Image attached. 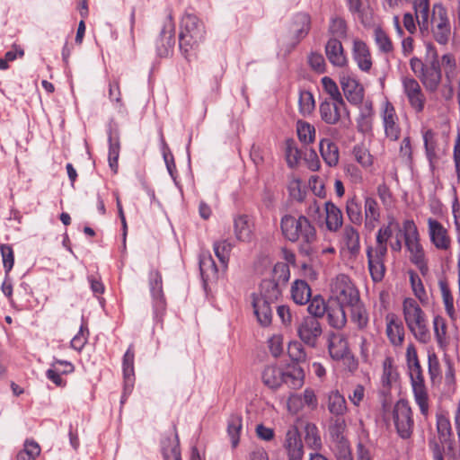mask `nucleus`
Masks as SVG:
<instances>
[{
    "label": "nucleus",
    "mask_w": 460,
    "mask_h": 460,
    "mask_svg": "<svg viewBox=\"0 0 460 460\" xmlns=\"http://www.w3.org/2000/svg\"><path fill=\"white\" fill-rule=\"evenodd\" d=\"M296 333L304 344L315 348L323 334L322 324L315 317H304L296 325Z\"/></svg>",
    "instance_id": "9d476101"
},
{
    "label": "nucleus",
    "mask_w": 460,
    "mask_h": 460,
    "mask_svg": "<svg viewBox=\"0 0 460 460\" xmlns=\"http://www.w3.org/2000/svg\"><path fill=\"white\" fill-rule=\"evenodd\" d=\"M253 221L246 216L242 215L234 218V234L238 240L249 242L252 237Z\"/></svg>",
    "instance_id": "c85d7f7f"
},
{
    "label": "nucleus",
    "mask_w": 460,
    "mask_h": 460,
    "mask_svg": "<svg viewBox=\"0 0 460 460\" xmlns=\"http://www.w3.org/2000/svg\"><path fill=\"white\" fill-rule=\"evenodd\" d=\"M341 247L350 255H357L360 249L359 234L352 226H345L341 232Z\"/></svg>",
    "instance_id": "393cba45"
},
{
    "label": "nucleus",
    "mask_w": 460,
    "mask_h": 460,
    "mask_svg": "<svg viewBox=\"0 0 460 460\" xmlns=\"http://www.w3.org/2000/svg\"><path fill=\"white\" fill-rule=\"evenodd\" d=\"M199 270L203 279L208 280L217 277V269L209 253H202L199 257Z\"/></svg>",
    "instance_id": "ea45409f"
},
{
    "label": "nucleus",
    "mask_w": 460,
    "mask_h": 460,
    "mask_svg": "<svg viewBox=\"0 0 460 460\" xmlns=\"http://www.w3.org/2000/svg\"><path fill=\"white\" fill-rule=\"evenodd\" d=\"M394 421L399 436L403 438H409L411 436L414 421L412 411L405 400H400L394 408Z\"/></svg>",
    "instance_id": "1a4fd4ad"
},
{
    "label": "nucleus",
    "mask_w": 460,
    "mask_h": 460,
    "mask_svg": "<svg viewBox=\"0 0 460 460\" xmlns=\"http://www.w3.org/2000/svg\"><path fill=\"white\" fill-rule=\"evenodd\" d=\"M326 226L330 231H337L342 225V215L334 203H324Z\"/></svg>",
    "instance_id": "c9c22d12"
},
{
    "label": "nucleus",
    "mask_w": 460,
    "mask_h": 460,
    "mask_svg": "<svg viewBox=\"0 0 460 460\" xmlns=\"http://www.w3.org/2000/svg\"><path fill=\"white\" fill-rule=\"evenodd\" d=\"M311 18L307 13H296L292 22L291 31L297 41L303 40L309 32Z\"/></svg>",
    "instance_id": "2f4dec72"
},
{
    "label": "nucleus",
    "mask_w": 460,
    "mask_h": 460,
    "mask_svg": "<svg viewBox=\"0 0 460 460\" xmlns=\"http://www.w3.org/2000/svg\"><path fill=\"white\" fill-rule=\"evenodd\" d=\"M299 109L303 114H309L314 108V99L313 94L308 91H301L299 93Z\"/></svg>",
    "instance_id": "0e129e2a"
},
{
    "label": "nucleus",
    "mask_w": 460,
    "mask_h": 460,
    "mask_svg": "<svg viewBox=\"0 0 460 460\" xmlns=\"http://www.w3.org/2000/svg\"><path fill=\"white\" fill-rule=\"evenodd\" d=\"M408 368L415 402L419 406L421 414L426 416L429 412V398L421 367L420 365H416Z\"/></svg>",
    "instance_id": "6e6552de"
},
{
    "label": "nucleus",
    "mask_w": 460,
    "mask_h": 460,
    "mask_svg": "<svg viewBox=\"0 0 460 460\" xmlns=\"http://www.w3.org/2000/svg\"><path fill=\"white\" fill-rule=\"evenodd\" d=\"M385 334L394 347L402 346L405 330L402 322L394 313H389L385 316Z\"/></svg>",
    "instance_id": "a211bd4d"
},
{
    "label": "nucleus",
    "mask_w": 460,
    "mask_h": 460,
    "mask_svg": "<svg viewBox=\"0 0 460 460\" xmlns=\"http://www.w3.org/2000/svg\"><path fill=\"white\" fill-rule=\"evenodd\" d=\"M403 319L408 330L421 343L430 340L428 320L425 313L413 298H405L402 303Z\"/></svg>",
    "instance_id": "7ed1b4c3"
},
{
    "label": "nucleus",
    "mask_w": 460,
    "mask_h": 460,
    "mask_svg": "<svg viewBox=\"0 0 460 460\" xmlns=\"http://www.w3.org/2000/svg\"><path fill=\"white\" fill-rule=\"evenodd\" d=\"M320 116L323 121L329 125H335L342 120L349 112L344 101L323 100L319 106Z\"/></svg>",
    "instance_id": "f8f14e48"
},
{
    "label": "nucleus",
    "mask_w": 460,
    "mask_h": 460,
    "mask_svg": "<svg viewBox=\"0 0 460 460\" xmlns=\"http://www.w3.org/2000/svg\"><path fill=\"white\" fill-rule=\"evenodd\" d=\"M159 140H160L161 153H162L164 161L165 163L167 171H168L169 174L171 175V177L172 179H175L174 174L176 172V165L174 163L173 155L164 139L162 130H160V132H159Z\"/></svg>",
    "instance_id": "a19ab883"
},
{
    "label": "nucleus",
    "mask_w": 460,
    "mask_h": 460,
    "mask_svg": "<svg viewBox=\"0 0 460 460\" xmlns=\"http://www.w3.org/2000/svg\"><path fill=\"white\" fill-rule=\"evenodd\" d=\"M386 253L387 252L384 251L383 248L369 247L367 250L368 269L371 278L375 282L381 281L385 277V258Z\"/></svg>",
    "instance_id": "f3484780"
},
{
    "label": "nucleus",
    "mask_w": 460,
    "mask_h": 460,
    "mask_svg": "<svg viewBox=\"0 0 460 460\" xmlns=\"http://www.w3.org/2000/svg\"><path fill=\"white\" fill-rule=\"evenodd\" d=\"M412 5L421 35L431 33L438 44L447 45L451 36V23L446 6L435 3L430 13L429 0H413Z\"/></svg>",
    "instance_id": "f257e3e1"
},
{
    "label": "nucleus",
    "mask_w": 460,
    "mask_h": 460,
    "mask_svg": "<svg viewBox=\"0 0 460 460\" xmlns=\"http://www.w3.org/2000/svg\"><path fill=\"white\" fill-rule=\"evenodd\" d=\"M321 81L323 91L329 95V98L324 100L340 101V102L344 101L337 84L331 77L324 76Z\"/></svg>",
    "instance_id": "603ef678"
},
{
    "label": "nucleus",
    "mask_w": 460,
    "mask_h": 460,
    "mask_svg": "<svg viewBox=\"0 0 460 460\" xmlns=\"http://www.w3.org/2000/svg\"><path fill=\"white\" fill-rule=\"evenodd\" d=\"M0 252L5 273L8 274L14 264V254L12 247L8 244H1Z\"/></svg>",
    "instance_id": "338daca9"
},
{
    "label": "nucleus",
    "mask_w": 460,
    "mask_h": 460,
    "mask_svg": "<svg viewBox=\"0 0 460 460\" xmlns=\"http://www.w3.org/2000/svg\"><path fill=\"white\" fill-rule=\"evenodd\" d=\"M429 235L431 243L437 249L447 250L450 247L451 240L447 229L436 219H428Z\"/></svg>",
    "instance_id": "4be33fe9"
},
{
    "label": "nucleus",
    "mask_w": 460,
    "mask_h": 460,
    "mask_svg": "<svg viewBox=\"0 0 460 460\" xmlns=\"http://www.w3.org/2000/svg\"><path fill=\"white\" fill-rule=\"evenodd\" d=\"M329 353L332 358L340 360L349 353L347 339L341 333H332L329 337Z\"/></svg>",
    "instance_id": "bb28decb"
},
{
    "label": "nucleus",
    "mask_w": 460,
    "mask_h": 460,
    "mask_svg": "<svg viewBox=\"0 0 460 460\" xmlns=\"http://www.w3.org/2000/svg\"><path fill=\"white\" fill-rule=\"evenodd\" d=\"M162 451L164 460H181L177 434H172L162 441Z\"/></svg>",
    "instance_id": "f704fd0d"
},
{
    "label": "nucleus",
    "mask_w": 460,
    "mask_h": 460,
    "mask_svg": "<svg viewBox=\"0 0 460 460\" xmlns=\"http://www.w3.org/2000/svg\"><path fill=\"white\" fill-rule=\"evenodd\" d=\"M374 40L376 48L381 53L390 54L393 52V42L388 34L380 27L374 30Z\"/></svg>",
    "instance_id": "79ce46f5"
},
{
    "label": "nucleus",
    "mask_w": 460,
    "mask_h": 460,
    "mask_svg": "<svg viewBox=\"0 0 460 460\" xmlns=\"http://www.w3.org/2000/svg\"><path fill=\"white\" fill-rule=\"evenodd\" d=\"M328 410L335 416H341L347 411V403L344 396L338 391H332L328 394Z\"/></svg>",
    "instance_id": "4c0bfd02"
},
{
    "label": "nucleus",
    "mask_w": 460,
    "mask_h": 460,
    "mask_svg": "<svg viewBox=\"0 0 460 460\" xmlns=\"http://www.w3.org/2000/svg\"><path fill=\"white\" fill-rule=\"evenodd\" d=\"M213 248L217 258L223 269L226 270L229 262L232 244L226 240L217 241L214 243Z\"/></svg>",
    "instance_id": "37998d69"
},
{
    "label": "nucleus",
    "mask_w": 460,
    "mask_h": 460,
    "mask_svg": "<svg viewBox=\"0 0 460 460\" xmlns=\"http://www.w3.org/2000/svg\"><path fill=\"white\" fill-rule=\"evenodd\" d=\"M350 307V317L351 321L357 325V327L360 330L365 329L369 321L368 313L361 303L360 298L353 305H349Z\"/></svg>",
    "instance_id": "e433bc0d"
},
{
    "label": "nucleus",
    "mask_w": 460,
    "mask_h": 460,
    "mask_svg": "<svg viewBox=\"0 0 460 460\" xmlns=\"http://www.w3.org/2000/svg\"><path fill=\"white\" fill-rule=\"evenodd\" d=\"M309 302L310 304L307 310L311 314L310 316L315 317L316 319L323 316L328 309V305H326L324 300L321 296H317L312 298Z\"/></svg>",
    "instance_id": "e2e57ef3"
},
{
    "label": "nucleus",
    "mask_w": 460,
    "mask_h": 460,
    "mask_svg": "<svg viewBox=\"0 0 460 460\" xmlns=\"http://www.w3.org/2000/svg\"><path fill=\"white\" fill-rule=\"evenodd\" d=\"M381 117L386 137L393 141L397 140L401 134L399 119L394 105L390 102L385 101L383 103Z\"/></svg>",
    "instance_id": "2eb2a0df"
},
{
    "label": "nucleus",
    "mask_w": 460,
    "mask_h": 460,
    "mask_svg": "<svg viewBox=\"0 0 460 460\" xmlns=\"http://www.w3.org/2000/svg\"><path fill=\"white\" fill-rule=\"evenodd\" d=\"M285 447L289 460H301L304 455L303 445L296 428L291 427L286 433ZM309 460H329L320 454H310Z\"/></svg>",
    "instance_id": "ddd939ff"
},
{
    "label": "nucleus",
    "mask_w": 460,
    "mask_h": 460,
    "mask_svg": "<svg viewBox=\"0 0 460 460\" xmlns=\"http://www.w3.org/2000/svg\"><path fill=\"white\" fill-rule=\"evenodd\" d=\"M442 78L440 63L437 58H433L425 68L423 74L420 77L422 84L427 91L434 93L438 90Z\"/></svg>",
    "instance_id": "412c9836"
},
{
    "label": "nucleus",
    "mask_w": 460,
    "mask_h": 460,
    "mask_svg": "<svg viewBox=\"0 0 460 460\" xmlns=\"http://www.w3.org/2000/svg\"><path fill=\"white\" fill-rule=\"evenodd\" d=\"M320 153L329 166H336L339 162V148L336 144L329 139H323L320 142Z\"/></svg>",
    "instance_id": "72a5a7b5"
},
{
    "label": "nucleus",
    "mask_w": 460,
    "mask_h": 460,
    "mask_svg": "<svg viewBox=\"0 0 460 460\" xmlns=\"http://www.w3.org/2000/svg\"><path fill=\"white\" fill-rule=\"evenodd\" d=\"M403 230L405 245L410 252V260L422 274H425L428 270L427 261L423 248L419 241V234L414 222L411 220L404 221Z\"/></svg>",
    "instance_id": "423d86ee"
},
{
    "label": "nucleus",
    "mask_w": 460,
    "mask_h": 460,
    "mask_svg": "<svg viewBox=\"0 0 460 460\" xmlns=\"http://www.w3.org/2000/svg\"><path fill=\"white\" fill-rule=\"evenodd\" d=\"M175 44V25L172 16L168 15L164 22L163 28L160 32V38L157 41L156 51L159 57L164 58L169 56L172 51Z\"/></svg>",
    "instance_id": "4468645a"
},
{
    "label": "nucleus",
    "mask_w": 460,
    "mask_h": 460,
    "mask_svg": "<svg viewBox=\"0 0 460 460\" xmlns=\"http://www.w3.org/2000/svg\"><path fill=\"white\" fill-rule=\"evenodd\" d=\"M290 278L289 267L285 262H278L272 270L271 280L278 282V284L285 285Z\"/></svg>",
    "instance_id": "864d4df0"
},
{
    "label": "nucleus",
    "mask_w": 460,
    "mask_h": 460,
    "mask_svg": "<svg viewBox=\"0 0 460 460\" xmlns=\"http://www.w3.org/2000/svg\"><path fill=\"white\" fill-rule=\"evenodd\" d=\"M281 295V285L271 279H263L260 285V290L253 298H261L263 300L276 302Z\"/></svg>",
    "instance_id": "c756f323"
},
{
    "label": "nucleus",
    "mask_w": 460,
    "mask_h": 460,
    "mask_svg": "<svg viewBox=\"0 0 460 460\" xmlns=\"http://www.w3.org/2000/svg\"><path fill=\"white\" fill-rule=\"evenodd\" d=\"M88 329L85 325L80 326L79 332L71 340L70 345L74 349L80 351L83 349L88 340Z\"/></svg>",
    "instance_id": "774afa93"
},
{
    "label": "nucleus",
    "mask_w": 460,
    "mask_h": 460,
    "mask_svg": "<svg viewBox=\"0 0 460 460\" xmlns=\"http://www.w3.org/2000/svg\"><path fill=\"white\" fill-rule=\"evenodd\" d=\"M109 98L115 103V108L119 112L125 111L124 103L121 100V93L119 89V84L118 80H114L109 84Z\"/></svg>",
    "instance_id": "680f3d73"
},
{
    "label": "nucleus",
    "mask_w": 460,
    "mask_h": 460,
    "mask_svg": "<svg viewBox=\"0 0 460 460\" xmlns=\"http://www.w3.org/2000/svg\"><path fill=\"white\" fill-rule=\"evenodd\" d=\"M402 86L410 106L416 113L424 111L426 97L421 90L419 82L411 76L402 77Z\"/></svg>",
    "instance_id": "9b49d317"
},
{
    "label": "nucleus",
    "mask_w": 460,
    "mask_h": 460,
    "mask_svg": "<svg viewBox=\"0 0 460 460\" xmlns=\"http://www.w3.org/2000/svg\"><path fill=\"white\" fill-rule=\"evenodd\" d=\"M275 302L253 298L252 306L259 323L261 326H269L272 321V305Z\"/></svg>",
    "instance_id": "cd10ccee"
},
{
    "label": "nucleus",
    "mask_w": 460,
    "mask_h": 460,
    "mask_svg": "<svg viewBox=\"0 0 460 460\" xmlns=\"http://www.w3.org/2000/svg\"><path fill=\"white\" fill-rule=\"evenodd\" d=\"M119 140L117 136H113L111 129L109 131V155L108 161L111 169L117 172L118 160L119 155Z\"/></svg>",
    "instance_id": "c03bdc74"
},
{
    "label": "nucleus",
    "mask_w": 460,
    "mask_h": 460,
    "mask_svg": "<svg viewBox=\"0 0 460 460\" xmlns=\"http://www.w3.org/2000/svg\"><path fill=\"white\" fill-rule=\"evenodd\" d=\"M304 439L305 444L316 450L321 447L322 440L317 427L313 423H306L304 427Z\"/></svg>",
    "instance_id": "a18cd8bd"
},
{
    "label": "nucleus",
    "mask_w": 460,
    "mask_h": 460,
    "mask_svg": "<svg viewBox=\"0 0 460 460\" xmlns=\"http://www.w3.org/2000/svg\"><path fill=\"white\" fill-rule=\"evenodd\" d=\"M346 424L344 420L336 419L333 423L330 426V434L332 438L341 444L342 456L340 460H352L350 457V452L349 448L348 441L344 438V431Z\"/></svg>",
    "instance_id": "a878e982"
},
{
    "label": "nucleus",
    "mask_w": 460,
    "mask_h": 460,
    "mask_svg": "<svg viewBox=\"0 0 460 460\" xmlns=\"http://www.w3.org/2000/svg\"><path fill=\"white\" fill-rule=\"evenodd\" d=\"M261 378L263 384L270 389H278L283 384L291 389H298L304 384V372L297 367L285 371L280 367L270 365L262 371Z\"/></svg>",
    "instance_id": "39448f33"
},
{
    "label": "nucleus",
    "mask_w": 460,
    "mask_h": 460,
    "mask_svg": "<svg viewBox=\"0 0 460 460\" xmlns=\"http://www.w3.org/2000/svg\"><path fill=\"white\" fill-rule=\"evenodd\" d=\"M331 297L341 305H353L359 298V292L345 274H340L332 279L330 283Z\"/></svg>",
    "instance_id": "0eeeda50"
},
{
    "label": "nucleus",
    "mask_w": 460,
    "mask_h": 460,
    "mask_svg": "<svg viewBox=\"0 0 460 460\" xmlns=\"http://www.w3.org/2000/svg\"><path fill=\"white\" fill-rule=\"evenodd\" d=\"M311 295V288L305 280L297 279L292 284L291 296L296 304H307L310 301Z\"/></svg>",
    "instance_id": "473e14b6"
},
{
    "label": "nucleus",
    "mask_w": 460,
    "mask_h": 460,
    "mask_svg": "<svg viewBox=\"0 0 460 460\" xmlns=\"http://www.w3.org/2000/svg\"><path fill=\"white\" fill-rule=\"evenodd\" d=\"M288 353L293 361L305 362L307 359V354L303 344L297 341L289 342Z\"/></svg>",
    "instance_id": "4d7b16f0"
},
{
    "label": "nucleus",
    "mask_w": 460,
    "mask_h": 460,
    "mask_svg": "<svg viewBox=\"0 0 460 460\" xmlns=\"http://www.w3.org/2000/svg\"><path fill=\"white\" fill-rule=\"evenodd\" d=\"M434 332L438 344L442 348L446 346L447 324L443 317L437 315L433 319Z\"/></svg>",
    "instance_id": "bf43d9fd"
},
{
    "label": "nucleus",
    "mask_w": 460,
    "mask_h": 460,
    "mask_svg": "<svg viewBox=\"0 0 460 460\" xmlns=\"http://www.w3.org/2000/svg\"><path fill=\"white\" fill-rule=\"evenodd\" d=\"M149 289L153 299L154 312L155 317H158L166 307L163 291V279L158 270H151L149 273Z\"/></svg>",
    "instance_id": "dca6fc26"
},
{
    "label": "nucleus",
    "mask_w": 460,
    "mask_h": 460,
    "mask_svg": "<svg viewBox=\"0 0 460 460\" xmlns=\"http://www.w3.org/2000/svg\"><path fill=\"white\" fill-rule=\"evenodd\" d=\"M40 454L39 444L33 440H26L23 449L17 454V460H37Z\"/></svg>",
    "instance_id": "09e8293b"
},
{
    "label": "nucleus",
    "mask_w": 460,
    "mask_h": 460,
    "mask_svg": "<svg viewBox=\"0 0 460 460\" xmlns=\"http://www.w3.org/2000/svg\"><path fill=\"white\" fill-rule=\"evenodd\" d=\"M341 84L344 95L349 102L351 104H359L364 97L363 88L358 82L350 76H342Z\"/></svg>",
    "instance_id": "b1692460"
},
{
    "label": "nucleus",
    "mask_w": 460,
    "mask_h": 460,
    "mask_svg": "<svg viewBox=\"0 0 460 460\" xmlns=\"http://www.w3.org/2000/svg\"><path fill=\"white\" fill-rule=\"evenodd\" d=\"M443 66L447 80L451 83L456 75V60L452 53H446L441 57L440 66Z\"/></svg>",
    "instance_id": "3c124183"
},
{
    "label": "nucleus",
    "mask_w": 460,
    "mask_h": 460,
    "mask_svg": "<svg viewBox=\"0 0 460 460\" xmlns=\"http://www.w3.org/2000/svg\"><path fill=\"white\" fill-rule=\"evenodd\" d=\"M325 55L329 62L335 67L342 68L348 65V58L342 43L336 38H330L325 45Z\"/></svg>",
    "instance_id": "aec40b11"
},
{
    "label": "nucleus",
    "mask_w": 460,
    "mask_h": 460,
    "mask_svg": "<svg viewBox=\"0 0 460 460\" xmlns=\"http://www.w3.org/2000/svg\"><path fill=\"white\" fill-rule=\"evenodd\" d=\"M437 430L438 438L442 444H447L451 441L453 432L450 420L444 415L437 416Z\"/></svg>",
    "instance_id": "49530a36"
},
{
    "label": "nucleus",
    "mask_w": 460,
    "mask_h": 460,
    "mask_svg": "<svg viewBox=\"0 0 460 460\" xmlns=\"http://www.w3.org/2000/svg\"><path fill=\"white\" fill-rule=\"evenodd\" d=\"M346 305L340 303L331 304L326 311L329 324L335 329H342L347 323L344 310Z\"/></svg>",
    "instance_id": "7c9ffc66"
},
{
    "label": "nucleus",
    "mask_w": 460,
    "mask_h": 460,
    "mask_svg": "<svg viewBox=\"0 0 460 460\" xmlns=\"http://www.w3.org/2000/svg\"><path fill=\"white\" fill-rule=\"evenodd\" d=\"M280 227L286 239L292 243L300 242L299 252L302 254L311 256L315 252L314 244L316 241V230L307 217L285 215L281 218Z\"/></svg>",
    "instance_id": "f03ea898"
},
{
    "label": "nucleus",
    "mask_w": 460,
    "mask_h": 460,
    "mask_svg": "<svg viewBox=\"0 0 460 460\" xmlns=\"http://www.w3.org/2000/svg\"><path fill=\"white\" fill-rule=\"evenodd\" d=\"M438 288L447 314L451 319H455L456 311L454 306V297L449 288L447 280L445 278L439 279Z\"/></svg>",
    "instance_id": "58836bf2"
},
{
    "label": "nucleus",
    "mask_w": 460,
    "mask_h": 460,
    "mask_svg": "<svg viewBox=\"0 0 460 460\" xmlns=\"http://www.w3.org/2000/svg\"><path fill=\"white\" fill-rule=\"evenodd\" d=\"M242 429V418L232 415L228 420L227 433L231 438L232 447H235L239 443V435Z\"/></svg>",
    "instance_id": "8fccbe9b"
},
{
    "label": "nucleus",
    "mask_w": 460,
    "mask_h": 460,
    "mask_svg": "<svg viewBox=\"0 0 460 460\" xmlns=\"http://www.w3.org/2000/svg\"><path fill=\"white\" fill-rule=\"evenodd\" d=\"M297 136L301 142L305 144L312 143L315 137V128L307 122L297 123Z\"/></svg>",
    "instance_id": "5fc2aeb1"
},
{
    "label": "nucleus",
    "mask_w": 460,
    "mask_h": 460,
    "mask_svg": "<svg viewBox=\"0 0 460 460\" xmlns=\"http://www.w3.org/2000/svg\"><path fill=\"white\" fill-rule=\"evenodd\" d=\"M397 377L398 375L392 365V361L389 358H386L383 363V375L381 378L383 385L390 387L394 382H396Z\"/></svg>",
    "instance_id": "6e6d98bb"
},
{
    "label": "nucleus",
    "mask_w": 460,
    "mask_h": 460,
    "mask_svg": "<svg viewBox=\"0 0 460 460\" xmlns=\"http://www.w3.org/2000/svg\"><path fill=\"white\" fill-rule=\"evenodd\" d=\"M123 376H124V394L121 398V403L124 402L128 394H130L134 383V350L129 346L123 357L122 361Z\"/></svg>",
    "instance_id": "5701e85b"
},
{
    "label": "nucleus",
    "mask_w": 460,
    "mask_h": 460,
    "mask_svg": "<svg viewBox=\"0 0 460 460\" xmlns=\"http://www.w3.org/2000/svg\"><path fill=\"white\" fill-rule=\"evenodd\" d=\"M204 38L205 28L203 22L196 15L185 13L181 21L179 47L186 59H189L190 50L198 47Z\"/></svg>",
    "instance_id": "20e7f679"
},
{
    "label": "nucleus",
    "mask_w": 460,
    "mask_h": 460,
    "mask_svg": "<svg viewBox=\"0 0 460 460\" xmlns=\"http://www.w3.org/2000/svg\"><path fill=\"white\" fill-rule=\"evenodd\" d=\"M348 27L345 20L339 16H333L330 20L328 32L331 38H336L341 40L347 37Z\"/></svg>",
    "instance_id": "de8ad7c7"
},
{
    "label": "nucleus",
    "mask_w": 460,
    "mask_h": 460,
    "mask_svg": "<svg viewBox=\"0 0 460 460\" xmlns=\"http://www.w3.org/2000/svg\"><path fill=\"white\" fill-rule=\"evenodd\" d=\"M378 203H365L366 226L372 230L379 219Z\"/></svg>",
    "instance_id": "13d9d810"
},
{
    "label": "nucleus",
    "mask_w": 460,
    "mask_h": 460,
    "mask_svg": "<svg viewBox=\"0 0 460 460\" xmlns=\"http://www.w3.org/2000/svg\"><path fill=\"white\" fill-rule=\"evenodd\" d=\"M351 53L358 67L363 72H369L373 62L369 48L366 42L359 39H354Z\"/></svg>",
    "instance_id": "6ab92c4d"
},
{
    "label": "nucleus",
    "mask_w": 460,
    "mask_h": 460,
    "mask_svg": "<svg viewBox=\"0 0 460 460\" xmlns=\"http://www.w3.org/2000/svg\"><path fill=\"white\" fill-rule=\"evenodd\" d=\"M397 226V224L394 223V219H392L388 226H383L378 230L376 234V245L375 248H383L384 251L387 252V241L392 236L393 226Z\"/></svg>",
    "instance_id": "052dcab7"
},
{
    "label": "nucleus",
    "mask_w": 460,
    "mask_h": 460,
    "mask_svg": "<svg viewBox=\"0 0 460 460\" xmlns=\"http://www.w3.org/2000/svg\"><path fill=\"white\" fill-rule=\"evenodd\" d=\"M286 158L289 167H295L300 159V151L292 139L286 142Z\"/></svg>",
    "instance_id": "69168bd1"
}]
</instances>
